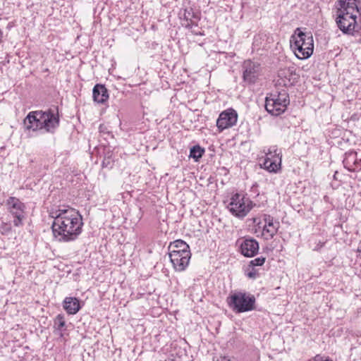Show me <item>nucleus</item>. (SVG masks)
Masks as SVG:
<instances>
[{"label":"nucleus","mask_w":361,"mask_h":361,"mask_svg":"<svg viewBox=\"0 0 361 361\" xmlns=\"http://www.w3.org/2000/svg\"><path fill=\"white\" fill-rule=\"evenodd\" d=\"M266 258L264 257H257L250 262L249 266L255 267L257 266H262L265 262Z\"/></svg>","instance_id":"b1692460"},{"label":"nucleus","mask_w":361,"mask_h":361,"mask_svg":"<svg viewBox=\"0 0 361 361\" xmlns=\"http://www.w3.org/2000/svg\"><path fill=\"white\" fill-rule=\"evenodd\" d=\"M230 309L236 314L250 312L256 309V298L254 295L246 291L235 290L226 299Z\"/></svg>","instance_id":"39448f33"},{"label":"nucleus","mask_w":361,"mask_h":361,"mask_svg":"<svg viewBox=\"0 0 361 361\" xmlns=\"http://www.w3.org/2000/svg\"><path fill=\"white\" fill-rule=\"evenodd\" d=\"M278 75L279 78V83L283 84L285 87L293 85L298 78V75L293 67L281 68L279 71Z\"/></svg>","instance_id":"ddd939ff"},{"label":"nucleus","mask_w":361,"mask_h":361,"mask_svg":"<svg viewBox=\"0 0 361 361\" xmlns=\"http://www.w3.org/2000/svg\"><path fill=\"white\" fill-rule=\"evenodd\" d=\"M63 307L68 314H75L81 309V305L77 298L66 297L63 300Z\"/></svg>","instance_id":"2eb2a0df"},{"label":"nucleus","mask_w":361,"mask_h":361,"mask_svg":"<svg viewBox=\"0 0 361 361\" xmlns=\"http://www.w3.org/2000/svg\"><path fill=\"white\" fill-rule=\"evenodd\" d=\"M281 164V157H275V158L266 157L261 166L269 172L276 173L280 169Z\"/></svg>","instance_id":"dca6fc26"},{"label":"nucleus","mask_w":361,"mask_h":361,"mask_svg":"<svg viewBox=\"0 0 361 361\" xmlns=\"http://www.w3.org/2000/svg\"><path fill=\"white\" fill-rule=\"evenodd\" d=\"M263 220L265 224L263 227L262 235L266 240H271L277 233L280 228V222L269 214H264Z\"/></svg>","instance_id":"9b49d317"},{"label":"nucleus","mask_w":361,"mask_h":361,"mask_svg":"<svg viewBox=\"0 0 361 361\" xmlns=\"http://www.w3.org/2000/svg\"><path fill=\"white\" fill-rule=\"evenodd\" d=\"M221 361H230V360H228V359H226V358L224 357V358L221 359Z\"/></svg>","instance_id":"7c9ffc66"},{"label":"nucleus","mask_w":361,"mask_h":361,"mask_svg":"<svg viewBox=\"0 0 361 361\" xmlns=\"http://www.w3.org/2000/svg\"><path fill=\"white\" fill-rule=\"evenodd\" d=\"M262 68L258 62L245 60L242 64L243 80L247 84H254L258 80Z\"/></svg>","instance_id":"6e6552de"},{"label":"nucleus","mask_w":361,"mask_h":361,"mask_svg":"<svg viewBox=\"0 0 361 361\" xmlns=\"http://www.w3.org/2000/svg\"><path fill=\"white\" fill-rule=\"evenodd\" d=\"M252 201L245 195L236 192L230 198L227 209L232 215L238 219H244L253 208Z\"/></svg>","instance_id":"0eeeda50"},{"label":"nucleus","mask_w":361,"mask_h":361,"mask_svg":"<svg viewBox=\"0 0 361 361\" xmlns=\"http://www.w3.org/2000/svg\"><path fill=\"white\" fill-rule=\"evenodd\" d=\"M290 46L295 56L300 59H307L313 54L314 39L310 32H304L297 27L290 37Z\"/></svg>","instance_id":"20e7f679"},{"label":"nucleus","mask_w":361,"mask_h":361,"mask_svg":"<svg viewBox=\"0 0 361 361\" xmlns=\"http://www.w3.org/2000/svg\"><path fill=\"white\" fill-rule=\"evenodd\" d=\"M65 327L66 320L64 315L62 314H59L54 319V328L56 331H63L65 330Z\"/></svg>","instance_id":"412c9836"},{"label":"nucleus","mask_w":361,"mask_h":361,"mask_svg":"<svg viewBox=\"0 0 361 361\" xmlns=\"http://www.w3.org/2000/svg\"><path fill=\"white\" fill-rule=\"evenodd\" d=\"M334 17L338 27L343 34L354 35L360 27L356 21L359 8L357 0H337L335 3Z\"/></svg>","instance_id":"f03ea898"},{"label":"nucleus","mask_w":361,"mask_h":361,"mask_svg":"<svg viewBox=\"0 0 361 361\" xmlns=\"http://www.w3.org/2000/svg\"><path fill=\"white\" fill-rule=\"evenodd\" d=\"M60 119L58 114L49 109L47 111H30L24 120L29 130H44L45 133H54L59 126Z\"/></svg>","instance_id":"7ed1b4c3"},{"label":"nucleus","mask_w":361,"mask_h":361,"mask_svg":"<svg viewBox=\"0 0 361 361\" xmlns=\"http://www.w3.org/2000/svg\"><path fill=\"white\" fill-rule=\"evenodd\" d=\"M92 97L95 102L104 104L109 99L108 90L104 85L97 84L92 90Z\"/></svg>","instance_id":"4468645a"},{"label":"nucleus","mask_w":361,"mask_h":361,"mask_svg":"<svg viewBox=\"0 0 361 361\" xmlns=\"http://www.w3.org/2000/svg\"><path fill=\"white\" fill-rule=\"evenodd\" d=\"M168 249L169 252H176L190 249V246L183 240H176L169 244Z\"/></svg>","instance_id":"a211bd4d"},{"label":"nucleus","mask_w":361,"mask_h":361,"mask_svg":"<svg viewBox=\"0 0 361 361\" xmlns=\"http://www.w3.org/2000/svg\"><path fill=\"white\" fill-rule=\"evenodd\" d=\"M357 252H359V257H361V242L359 247H357Z\"/></svg>","instance_id":"c85d7f7f"},{"label":"nucleus","mask_w":361,"mask_h":361,"mask_svg":"<svg viewBox=\"0 0 361 361\" xmlns=\"http://www.w3.org/2000/svg\"><path fill=\"white\" fill-rule=\"evenodd\" d=\"M281 152H279L278 149L274 146L269 148L268 152L266 153V157L275 158V157H281Z\"/></svg>","instance_id":"393cba45"},{"label":"nucleus","mask_w":361,"mask_h":361,"mask_svg":"<svg viewBox=\"0 0 361 361\" xmlns=\"http://www.w3.org/2000/svg\"><path fill=\"white\" fill-rule=\"evenodd\" d=\"M104 164H105V162H104V161H103V162H102V165H103V166H104Z\"/></svg>","instance_id":"2f4dec72"},{"label":"nucleus","mask_w":361,"mask_h":361,"mask_svg":"<svg viewBox=\"0 0 361 361\" xmlns=\"http://www.w3.org/2000/svg\"><path fill=\"white\" fill-rule=\"evenodd\" d=\"M314 361H333V360L329 357L324 358L323 357L317 355L314 357Z\"/></svg>","instance_id":"bb28decb"},{"label":"nucleus","mask_w":361,"mask_h":361,"mask_svg":"<svg viewBox=\"0 0 361 361\" xmlns=\"http://www.w3.org/2000/svg\"><path fill=\"white\" fill-rule=\"evenodd\" d=\"M193 18L198 19L199 17L197 14L195 13L192 9H185L183 14V19L185 20L186 21L192 22V20Z\"/></svg>","instance_id":"4be33fe9"},{"label":"nucleus","mask_w":361,"mask_h":361,"mask_svg":"<svg viewBox=\"0 0 361 361\" xmlns=\"http://www.w3.org/2000/svg\"><path fill=\"white\" fill-rule=\"evenodd\" d=\"M247 276L252 279H255L257 276V271L256 269H255L253 267H252V270L248 271L246 274Z\"/></svg>","instance_id":"a878e982"},{"label":"nucleus","mask_w":361,"mask_h":361,"mask_svg":"<svg viewBox=\"0 0 361 361\" xmlns=\"http://www.w3.org/2000/svg\"><path fill=\"white\" fill-rule=\"evenodd\" d=\"M258 242L252 238H245L240 245V250L243 255L247 257H252L255 256L259 251Z\"/></svg>","instance_id":"f8f14e48"},{"label":"nucleus","mask_w":361,"mask_h":361,"mask_svg":"<svg viewBox=\"0 0 361 361\" xmlns=\"http://www.w3.org/2000/svg\"><path fill=\"white\" fill-rule=\"evenodd\" d=\"M238 121V114L233 109H228L223 111L216 120V127L219 132L230 128L235 126Z\"/></svg>","instance_id":"1a4fd4ad"},{"label":"nucleus","mask_w":361,"mask_h":361,"mask_svg":"<svg viewBox=\"0 0 361 361\" xmlns=\"http://www.w3.org/2000/svg\"><path fill=\"white\" fill-rule=\"evenodd\" d=\"M13 216V225L16 227L22 226L23 225V219H25L24 214H15Z\"/></svg>","instance_id":"5701e85b"},{"label":"nucleus","mask_w":361,"mask_h":361,"mask_svg":"<svg viewBox=\"0 0 361 361\" xmlns=\"http://www.w3.org/2000/svg\"><path fill=\"white\" fill-rule=\"evenodd\" d=\"M356 157L357 153L354 152H351L349 153H345V157L344 158L343 163L345 169H347L350 171H355V168L353 165L356 162Z\"/></svg>","instance_id":"6ab92c4d"},{"label":"nucleus","mask_w":361,"mask_h":361,"mask_svg":"<svg viewBox=\"0 0 361 361\" xmlns=\"http://www.w3.org/2000/svg\"><path fill=\"white\" fill-rule=\"evenodd\" d=\"M290 104L288 92L283 90L276 94H270L265 99V109L272 116H279L284 113Z\"/></svg>","instance_id":"423d86ee"},{"label":"nucleus","mask_w":361,"mask_h":361,"mask_svg":"<svg viewBox=\"0 0 361 361\" xmlns=\"http://www.w3.org/2000/svg\"><path fill=\"white\" fill-rule=\"evenodd\" d=\"M2 37H3V32L1 29L0 28V43L2 42Z\"/></svg>","instance_id":"c756f323"},{"label":"nucleus","mask_w":361,"mask_h":361,"mask_svg":"<svg viewBox=\"0 0 361 361\" xmlns=\"http://www.w3.org/2000/svg\"><path fill=\"white\" fill-rule=\"evenodd\" d=\"M204 148L196 145L190 148L189 157L197 161L204 155Z\"/></svg>","instance_id":"aec40b11"},{"label":"nucleus","mask_w":361,"mask_h":361,"mask_svg":"<svg viewBox=\"0 0 361 361\" xmlns=\"http://www.w3.org/2000/svg\"><path fill=\"white\" fill-rule=\"evenodd\" d=\"M187 24L185 25V27H188V28H191L193 25H197V23H195L193 22V20H192V22L190 21H187Z\"/></svg>","instance_id":"cd10ccee"},{"label":"nucleus","mask_w":361,"mask_h":361,"mask_svg":"<svg viewBox=\"0 0 361 361\" xmlns=\"http://www.w3.org/2000/svg\"><path fill=\"white\" fill-rule=\"evenodd\" d=\"M6 204L12 215L24 214L25 205L19 199L10 197L6 201Z\"/></svg>","instance_id":"f3484780"},{"label":"nucleus","mask_w":361,"mask_h":361,"mask_svg":"<svg viewBox=\"0 0 361 361\" xmlns=\"http://www.w3.org/2000/svg\"><path fill=\"white\" fill-rule=\"evenodd\" d=\"M169 257L176 271H183L189 265L191 258L190 249L180 252H169Z\"/></svg>","instance_id":"9d476101"},{"label":"nucleus","mask_w":361,"mask_h":361,"mask_svg":"<svg viewBox=\"0 0 361 361\" xmlns=\"http://www.w3.org/2000/svg\"><path fill=\"white\" fill-rule=\"evenodd\" d=\"M51 229L54 238L60 243L75 240L82 231V217L76 209L67 207L52 211Z\"/></svg>","instance_id":"f257e3e1"}]
</instances>
